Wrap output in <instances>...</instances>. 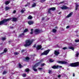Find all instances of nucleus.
Masks as SVG:
<instances>
[{
    "label": "nucleus",
    "instance_id": "nucleus-47",
    "mask_svg": "<svg viewBox=\"0 0 79 79\" xmlns=\"http://www.w3.org/2000/svg\"><path fill=\"white\" fill-rule=\"evenodd\" d=\"M30 34H33V31H31Z\"/></svg>",
    "mask_w": 79,
    "mask_h": 79
},
{
    "label": "nucleus",
    "instance_id": "nucleus-49",
    "mask_svg": "<svg viewBox=\"0 0 79 79\" xmlns=\"http://www.w3.org/2000/svg\"><path fill=\"white\" fill-rule=\"evenodd\" d=\"M38 69H39V70H42L43 69L42 68H39Z\"/></svg>",
    "mask_w": 79,
    "mask_h": 79
},
{
    "label": "nucleus",
    "instance_id": "nucleus-7",
    "mask_svg": "<svg viewBox=\"0 0 79 79\" xmlns=\"http://www.w3.org/2000/svg\"><path fill=\"white\" fill-rule=\"evenodd\" d=\"M57 63H61L62 64H67V62L65 61H57Z\"/></svg>",
    "mask_w": 79,
    "mask_h": 79
},
{
    "label": "nucleus",
    "instance_id": "nucleus-46",
    "mask_svg": "<svg viewBox=\"0 0 79 79\" xmlns=\"http://www.w3.org/2000/svg\"><path fill=\"white\" fill-rule=\"evenodd\" d=\"M16 11L15 10H14L13 13L14 14L16 13Z\"/></svg>",
    "mask_w": 79,
    "mask_h": 79
},
{
    "label": "nucleus",
    "instance_id": "nucleus-36",
    "mask_svg": "<svg viewBox=\"0 0 79 79\" xmlns=\"http://www.w3.org/2000/svg\"><path fill=\"white\" fill-rule=\"evenodd\" d=\"M44 65H45V63H44L41 64V66H44Z\"/></svg>",
    "mask_w": 79,
    "mask_h": 79
},
{
    "label": "nucleus",
    "instance_id": "nucleus-52",
    "mask_svg": "<svg viewBox=\"0 0 79 79\" xmlns=\"http://www.w3.org/2000/svg\"><path fill=\"white\" fill-rule=\"evenodd\" d=\"M28 6V5H27V4L25 5V6L26 7V6Z\"/></svg>",
    "mask_w": 79,
    "mask_h": 79
},
{
    "label": "nucleus",
    "instance_id": "nucleus-18",
    "mask_svg": "<svg viewBox=\"0 0 79 79\" xmlns=\"http://www.w3.org/2000/svg\"><path fill=\"white\" fill-rule=\"evenodd\" d=\"M10 1H6L5 2V4L6 5H8L10 3Z\"/></svg>",
    "mask_w": 79,
    "mask_h": 79
},
{
    "label": "nucleus",
    "instance_id": "nucleus-22",
    "mask_svg": "<svg viewBox=\"0 0 79 79\" xmlns=\"http://www.w3.org/2000/svg\"><path fill=\"white\" fill-rule=\"evenodd\" d=\"M36 6V3H34L32 5L31 7L32 8L33 7H35Z\"/></svg>",
    "mask_w": 79,
    "mask_h": 79
},
{
    "label": "nucleus",
    "instance_id": "nucleus-26",
    "mask_svg": "<svg viewBox=\"0 0 79 79\" xmlns=\"http://www.w3.org/2000/svg\"><path fill=\"white\" fill-rule=\"evenodd\" d=\"M5 8L6 11H7V10H10V7H6Z\"/></svg>",
    "mask_w": 79,
    "mask_h": 79
},
{
    "label": "nucleus",
    "instance_id": "nucleus-30",
    "mask_svg": "<svg viewBox=\"0 0 79 79\" xmlns=\"http://www.w3.org/2000/svg\"><path fill=\"white\" fill-rule=\"evenodd\" d=\"M26 72H29V69L28 68H27L25 69Z\"/></svg>",
    "mask_w": 79,
    "mask_h": 79
},
{
    "label": "nucleus",
    "instance_id": "nucleus-27",
    "mask_svg": "<svg viewBox=\"0 0 79 79\" xmlns=\"http://www.w3.org/2000/svg\"><path fill=\"white\" fill-rule=\"evenodd\" d=\"M56 32V30L55 29H52V32H53L54 33H55Z\"/></svg>",
    "mask_w": 79,
    "mask_h": 79
},
{
    "label": "nucleus",
    "instance_id": "nucleus-24",
    "mask_svg": "<svg viewBox=\"0 0 79 79\" xmlns=\"http://www.w3.org/2000/svg\"><path fill=\"white\" fill-rule=\"evenodd\" d=\"M28 29L27 28H26L23 31V33H24V32H28Z\"/></svg>",
    "mask_w": 79,
    "mask_h": 79
},
{
    "label": "nucleus",
    "instance_id": "nucleus-21",
    "mask_svg": "<svg viewBox=\"0 0 79 79\" xmlns=\"http://www.w3.org/2000/svg\"><path fill=\"white\" fill-rule=\"evenodd\" d=\"M28 19H32V16L31 15H29L27 17Z\"/></svg>",
    "mask_w": 79,
    "mask_h": 79
},
{
    "label": "nucleus",
    "instance_id": "nucleus-43",
    "mask_svg": "<svg viewBox=\"0 0 79 79\" xmlns=\"http://www.w3.org/2000/svg\"><path fill=\"white\" fill-rule=\"evenodd\" d=\"M21 12L22 13H24V10H21Z\"/></svg>",
    "mask_w": 79,
    "mask_h": 79
},
{
    "label": "nucleus",
    "instance_id": "nucleus-19",
    "mask_svg": "<svg viewBox=\"0 0 79 79\" xmlns=\"http://www.w3.org/2000/svg\"><path fill=\"white\" fill-rule=\"evenodd\" d=\"M35 68L36 67H34V66H33L32 67L34 71H37V69H35Z\"/></svg>",
    "mask_w": 79,
    "mask_h": 79
},
{
    "label": "nucleus",
    "instance_id": "nucleus-35",
    "mask_svg": "<svg viewBox=\"0 0 79 79\" xmlns=\"http://www.w3.org/2000/svg\"><path fill=\"white\" fill-rule=\"evenodd\" d=\"M79 53H76V56L77 57H78V56H79Z\"/></svg>",
    "mask_w": 79,
    "mask_h": 79
},
{
    "label": "nucleus",
    "instance_id": "nucleus-39",
    "mask_svg": "<svg viewBox=\"0 0 79 79\" xmlns=\"http://www.w3.org/2000/svg\"><path fill=\"white\" fill-rule=\"evenodd\" d=\"M75 42H79V40H75Z\"/></svg>",
    "mask_w": 79,
    "mask_h": 79
},
{
    "label": "nucleus",
    "instance_id": "nucleus-38",
    "mask_svg": "<svg viewBox=\"0 0 79 79\" xmlns=\"http://www.w3.org/2000/svg\"><path fill=\"white\" fill-rule=\"evenodd\" d=\"M6 74V71H4L3 72V74L4 75Z\"/></svg>",
    "mask_w": 79,
    "mask_h": 79
},
{
    "label": "nucleus",
    "instance_id": "nucleus-2",
    "mask_svg": "<svg viewBox=\"0 0 79 79\" xmlns=\"http://www.w3.org/2000/svg\"><path fill=\"white\" fill-rule=\"evenodd\" d=\"M34 42V40H27L25 41V44H24V46L26 47H29L32 44V42Z\"/></svg>",
    "mask_w": 79,
    "mask_h": 79
},
{
    "label": "nucleus",
    "instance_id": "nucleus-20",
    "mask_svg": "<svg viewBox=\"0 0 79 79\" xmlns=\"http://www.w3.org/2000/svg\"><path fill=\"white\" fill-rule=\"evenodd\" d=\"M22 35H24V33H23L22 34H20L19 35V37H22Z\"/></svg>",
    "mask_w": 79,
    "mask_h": 79
},
{
    "label": "nucleus",
    "instance_id": "nucleus-53",
    "mask_svg": "<svg viewBox=\"0 0 79 79\" xmlns=\"http://www.w3.org/2000/svg\"><path fill=\"white\" fill-rule=\"evenodd\" d=\"M34 31V29H31V31Z\"/></svg>",
    "mask_w": 79,
    "mask_h": 79
},
{
    "label": "nucleus",
    "instance_id": "nucleus-29",
    "mask_svg": "<svg viewBox=\"0 0 79 79\" xmlns=\"http://www.w3.org/2000/svg\"><path fill=\"white\" fill-rule=\"evenodd\" d=\"M7 51H8V49L6 48H5L4 50V53H6V52H7Z\"/></svg>",
    "mask_w": 79,
    "mask_h": 79
},
{
    "label": "nucleus",
    "instance_id": "nucleus-57",
    "mask_svg": "<svg viewBox=\"0 0 79 79\" xmlns=\"http://www.w3.org/2000/svg\"><path fill=\"white\" fill-rule=\"evenodd\" d=\"M9 44H10V43H11V41H9Z\"/></svg>",
    "mask_w": 79,
    "mask_h": 79
},
{
    "label": "nucleus",
    "instance_id": "nucleus-48",
    "mask_svg": "<svg viewBox=\"0 0 79 79\" xmlns=\"http://www.w3.org/2000/svg\"><path fill=\"white\" fill-rule=\"evenodd\" d=\"M35 47H36V45L35 44H34L33 45V48H35Z\"/></svg>",
    "mask_w": 79,
    "mask_h": 79
},
{
    "label": "nucleus",
    "instance_id": "nucleus-23",
    "mask_svg": "<svg viewBox=\"0 0 79 79\" xmlns=\"http://www.w3.org/2000/svg\"><path fill=\"white\" fill-rule=\"evenodd\" d=\"M69 49L70 50H74V48L72 47H70L69 48Z\"/></svg>",
    "mask_w": 79,
    "mask_h": 79
},
{
    "label": "nucleus",
    "instance_id": "nucleus-8",
    "mask_svg": "<svg viewBox=\"0 0 79 79\" xmlns=\"http://www.w3.org/2000/svg\"><path fill=\"white\" fill-rule=\"evenodd\" d=\"M34 32L35 33L36 35H37V34H38L39 33H40V31L38 29H36L35 30Z\"/></svg>",
    "mask_w": 79,
    "mask_h": 79
},
{
    "label": "nucleus",
    "instance_id": "nucleus-56",
    "mask_svg": "<svg viewBox=\"0 0 79 79\" xmlns=\"http://www.w3.org/2000/svg\"><path fill=\"white\" fill-rule=\"evenodd\" d=\"M64 3V2H60V3Z\"/></svg>",
    "mask_w": 79,
    "mask_h": 79
},
{
    "label": "nucleus",
    "instance_id": "nucleus-15",
    "mask_svg": "<svg viewBox=\"0 0 79 79\" xmlns=\"http://www.w3.org/2000/svg\"><path fill=\"white\" fill-rule=\"evenodd\" d=\"M40 65V63L39 62H38V63H37L36 64H35L34 66L35 67H37V66H39Z\"/></svg>",
    "mask_w": 79,
    "mask_h": 79
},
{
    "label": "nucleus",
    "instance_id": "nucleus-50",
    "mask_svg": "<svg viewBox=\"0 0 79 79\" xmlns=\"http://www.w3.org/2000/svg\"><path fill=\"white\" fill-rule=\"evenodd\" d=\"M27 5H30V3L27 2Z\"/></svg>",
    "mask_w": 79,
    "mask_h": 79
},
{
    "label": "nucleus",
    "instance_id": "nucleus-58",
    "mask_svg": "<svg viewBox=\"0 0 79 79\" xmlns=\"http://www.w3.org/2000/svg\"><path fill=\"white\" fill-rule=\"evenodd\" d=\"M77 62L78 63V66H79V62Z\"/></svg>",
    "mask_w": 79,
    "mask_h": 79
},
{
    "label": "nucleus",
    "instance_id": "nucleus-13",
    "mask_svg": "<svg viewBox=\"0 0 79 79\" xmlns=\"http://www.w3.org/2000/svg\"><path fill=\"white\" fill-rule=\"evenodd\" d=\"M79 5L78 3L76 4V7L75 8V10L76 11H77V9H78V8H79Z\"/></svg>",
    "mask_w": 79,
    "mask_h": 79
},
{
    "label": "nucleus",
    "instance_id": "nucleus-9",
    "mask_svg": "<svg viewBox=\"0 0 79 79\" xmlns=\"http://www.w3.org/2000/svg\"><path fill=\"white\" fill-rule=\"evenodd\" d=\"M61 9H62V10H67V9H68L69 8V7H67L66 6H63L62 7H60Z\"/></svg>",
    "mask_w": 79,
    "mask_h": 79
},
{
    "label": "nucleus",
    "instance_id": "nucleus-54",
    "mask_svg": "<svg viewBox=\"0 0 79 79\" xmlns=\"http://www.w3.org/2000/svg\"><path fill=\"white\" fill-rule=\"evenodd\" d=\"M44 19L45 18H42V21H43V20H44Z\"/></svg>",
    "mask_w": 79,
    "mask_h": 79
},
{
    "label": "nucleus",
    "instance_id": "nucleus-63",
    "mask_svg": "<svg viewBox=\"0 0 79 79\" xmlns=\"http://www.w3.org/2000/svg\"><path fill=\"white\" fill-rule=\"evenodd\" d=\"M33 0V1H34L35 0Z\"/></svg>",
    "mask_w": 79,
    "mask_h": 79
},
{
    "label": "nucleus",
    "instance_id": "nucleus-25",
    "mask_svg": "<svg viewBox=\"0 0 79 79\" xmlns=\"http://www.w3.org/2000/svg\"><path fill=\"white\" fill-rule=\"evenodd\" d=\"M54 61V60H53V59H50L49 60V62H50V63H52Z\"/></svg>",
    "mask_w": 79,
    "mask_h": 79
},
{
    "label": "nucleus",
    "instance_id": "nucleus-33",
    "mask_svg": "<svg viewBox=\"0 0 79 79\" xmlns=\"http://www.w3.org/2000/svg\"><path fill=\"white\" fill-rule=\"evenodd\" d=\"M46 1V0H41L40 1V2L41 3H43V2H45Z\"/></svg>",
    "mask_w": 79,
    "mask_h": 79
},
{
    "label": "nucleus",
    "instance_id": "nucleus-31",
    "mask_svg": "<svg viewBox=\"0 0 79 79\" xmlns=\"http://www.w3.org/2000/svg\"><path fill=\"white\" fill-rule=\"evenodd\" d=\"M19 66L20 68H22V65H21V64L19 63Z\"/></svg>",
    "mask_w": 79,
    "mask_h": 79
},
{
    "label": "nucleus",
    "instance_id": "nucleus-14",
    "mask_svg": "<svg viewBox=\"0 0 79 79\" xmlns=\"http://www.w3.org/2000/svg\"><path fill=\"white\" fill-rule=\"evenodd\" d=\"M27 23L29 25H31V24H34V22L32 21H29Z\"/></svg>",
    "mask_w": 79,
    "mask_h": 79
},
{
    "label": "nucleus",
    "instance_id": "nucleus-1",
    "mask_svg": "<svg viewBox=\"0 0 79 79\" xmlns=\"http://www.w3.org/2000/svg\"><path fill=\"white\" fill-rule=\"evenodd\" d=\"M11 19V18H10L8 19H4L0 21V25L3 24V25H7V23L6 22L10 21Z\"/></svg>",
    "mask_w": 79,
    "mask_h": 79
},
{
    "label": "nucleus",
    "instance_id": "nucleus-11",
    "mask_svg": "<svg viewBox=\"0 0 79 79\" xmlns=\"http://www.w3.org/2000/svg\"><path fill=\"white\" fill-rule=\"evenodd\" d=\"M42 46H41V45H38L37 46L36 48L37 50H40V49L42 48Z\"/></svg>",
    "mask_w": 79,
    "mask_h": 79
},
{
    "label": "nucleus",
    "instance_id": "nucleus-5",
    "mask_svg": "<svg viewBox=\"0 0 79 79\" xmlns=\"http://www.w3.org/2000/svg\"><path fill=\"white\" fill-rule=\"evenodd\" d=\"M56 10V8L55 7H51L50 8H49L48 11V13H49V14H51V12L50 11V10H52V11H54Z\"/></svg>",
    "mask_w": 79,
    "mask_h": 79
},
{
    "label": "nucleus",
    "instance_id": "nucleus-16",
    "mask_svg": "<svg viewBox=\"0 0 79 79\" xmlns=\"http://www.w3.org/2000/svg\"><path fill=\"white\" fill-rule=\"evenodd\" d=\"M30 60V58L28 56L26 57L25 58V61L27 62L28 60Z\"/></svg>",
    "mask_w": 79,
    "mask_h": 79
},
{
    "label": "nucleus",
    "instance_id": "nucleus-6",
    "mask_svg": "<svg viewBox=\"0 0 79 79\" xmlns=\"http://www.w3.org/2000/svg\"><path fill=\"white\" fill-rule=\"evenodd\" d=\"M62 68V66H60L58 65H54L52 67V68L53 69H58V68Z\"/></svg>",
    "mask_w": 79,
    "mask_h": 79
},
{
    "label": "nucleus",
    "instance_id": "nucleus-10",
    "mask_svg": "<svg viewBox=\"0 0 79 79\" xmlns=\"http://www.w3.org/2000/svg\"><path fill=\"white\" fill-rule=\"evenodd\" d=\"M54 54L55 56H58L60 54V52H58L57 51L55 50L54 51Z\"/></svg>",
    "mask_w": 79,
    "mask_h": 79
},
{
    "label": "nucleus",
    "instance_id": "nucleus-40",
    "mask_svg": "<svg viewBox=\"0 0 79 79\" xmlns=\"http://www.w3.org/2000/svg\"><path fill=\"white\" fill-rule=\"evenodd\" d=\"M6 39V38H2V40H5Z\"/></svg>",
    "mask_w": 79,
    "mask_h": 79
},
{
    "label": "nucleus",
    "instance_id": "nucleus-59",
    "mask_svg": "<svg viewBox=\"0 0 79 79\" xmlns=\"http://www.w3.org/2000/svg\"><path fill=\"white\" fill-rule=\"evenodd\" d=\"M44 50L43 48H42L41 49V50Z\"/></svg>",
    "mask_w": 79,
    "mask_h": 79
},
{
    "label": "nucleus",
    "instance_id": "nucleus-4",
    "mask_svg": "<svg viewBox=\"0 0 79 79\" xmlns=\"http://www.w3.org/2000/svg\"><path fill=\"white\" fill-rule=\"evenodd\" d=\"M78 64L79 63L77 62L70 64L69 66H71V67H77Z\"/></svg>",
    "mask_w": 79,
    "mask_h": 79
},
{
    "label": "nucleus",
    "instance_id": "nucleus-42",
    "mask_svg": "<svg viewBox=\"0 0 79 79\" xmlns=\"http://www.w3.org/2000/svg\"><path fill=\"white\" fill-rule=\"evenodd\" d=\"M14 54H15V55H17L18 54V52H15Z\"/></svg>",
    "mask_w": 79,
    "mask_h": 79
},
{
    "label": "nucleus",
    "instance_id": "nucleus-28",
    "mask_svg": "<svg viewBox=\"0 0 79 79\" xmlns=\"http://www.w3.org/2000/svg\"><path fill=\"white\" fill-rule=\"evenodd\" d=\"M48 73H49V74H51V73H52V70H48Z\"/></svg>",
    "mask_w": 79,
    "mask_h": 79
},
{
    "label": "nucleus",
    "instance_id": "nucleus-12",
    "mask_svg": "<svg viewBox=\"0 0 79 79\" xmlns=\"http://www.w3.org/2000/svg\"><path fill=\"white\" fill-rule=\"evenodd\" d=\"M12 21L16 22L17 21H18V19L16 18H12Z\"/></svg>",
    "mask_w": 79,
    "mask_h": 79
},
{
    "label": "nucleus",
    "instance_id": "nucleus-44",
    "mask_svg": "<svg viewBox=\"0 0 79 79\" xmlns=\"http://www.w3.org/2000/svg\"><path fill=\"white\" fill-rule=\"evenodd\" d=\"M61 76L60 75H58V77L59 78H60V77H61Z\"/></svg>",
    "mask_w": 79,
    "mask_h": 79
},
{
    "label": "nucleus",
    "instance_id": "nucleus-3",
    "mask_svg": "<svg viewBox=\"0 0 79 79\" xmlns=\"http://www.w3.org/2000/svg\"><path fill=\"white\" fill-rule=\"evenodd\" d=\"M50 51V49H48L47 50L44 51L43 52L41 53V56H42V55H47L49 53Z\"/></svg>",
    "mask_w": 79,
    "mask_h": 79
},
{
    "label": "nucleus",
    "instance_id": "nucleus-17",
    "mask_svg": "<svg viewBox=\"0 0 79 79\" xmlns=\"http://www.w3.org/2000/svg\"><path fill=\"white\" fill-rule=\"evenodd\" d=\"M72 15H73V12L70 13L69 14L66 16V18H69L70 16H72Z\"/></svg>",
    "mask_w": 79,
    "mask_h": 79
},
{
    "label": "nucleus",
    "instance_id": "nucleus-34",
    "mask_svg": "<svg viewBox=\"0 0 79 79\" xmlns=\"http://www.w3.org/2000/svg\"><path fill=\"white\" fill-rule=\"evenodd\" d=\"M23 77H26V74L24 73L22 75Z\"/></svg>",
    "mask_w": 79,
    "mask_h": 79
},
{
    "label": "nucleus",
    "instance_id": "nucleus-51",
    "mask_svg": "<svg viewBox=\"0 0 79 79\" xmlns=\"http://www.w3.org/2000/svg\"><path fill=\"white\" fill-rule=\"evenodd\" d=\"M73 77H74V76H75V74H74V73H73Z\"/></svg>",
    "mask_w": 79,
    "mask_h": 79
},
{
    "label": "nucleus",
    "instance_id": "nucleus-61",
    "mask_svg": "<svg viewBox=\"0 0 79 79\" xmlns=\"http://www.w3.org/2000/svg\"><path fill=\"white\" fill-rule=\"evenodd\" d=\"M4 53V52H2V53L1 54H3V53Z\"/></svg>",
    "mask_w": 79,
    "mask_h": 79
},
{
    "label": "nucleus",
    "instance_id": "nucleus-41",
    "mask_svg": "<svg viewBox=\"0 0 79 79\" xmlns=\"http://www.w3.org/2000/svg\"><path fill=\"white\" fill-rule=\"evenodd\" d=\"M62 49L63 50H66V49H67V48H66V47L63 48Z\"/></svg>",
    "mask_w": 79,
    "mask_h": 79
},
{
    "label": "nucleus",
    "instance_id": "nucleus-60",
    "mask_svg": "<svg viewBox=\"0 0 79 79\" xmlns=\"http://www.w3.org/2000/svg\"><path fill=\"white\" fill-rule=\"evenodd\" d=\"M11 28H12V29H13V27H11Z\"/></svg>",
    "mask_w": 79,
    "mask_h": 79
},
{
    "label": "nucleus",
    "instance_id": "nucleus-45",
    "mask_svg": "<svg viewBox=\"0 0 79 79\" xmlns=\"http://www.w3.org/2000/svg\"><path fill=\"white\" fill-rule=\"evenodd\" d=\"M69 28V26H67L66 27V29H68V28Z\"/></svg>",
    "mask_w": 79,
    "mask_h": 79
},
{
    "label": "nucleus",
    "instance_id": "nucleus-32",
    "mask_svg": "<svg viewBox=\"0 0 79 79\" xmlns=\"http://www.w3.org/2000/svg\"><path fill=\"white\" fill-rule=\"evenodd\" d=\"M44 61V60L41 59L40 60V62H39V63H42Z\"/></svg>",
    "mask_w": 79,
    "mask_h": 79
},
{
    "label": "nucleus",
    "instance_id": "nucleus-37",
    "mask_svg": "<svg viewBox=\"0 0 79 79\" xmlns=\"http://www.w3.org/2000/svg\"><path fill=\"white\" fill-rule=\"evenodd\" d=\"M25 49H23L22 50H21V52L22 53H23V52H25Z\"/></svg>",
    "mask_w": 79,
    "mask_h": 79
},
{
    "label": "nucleus",
    "instance_id": "nucleus-55",
    "mask_svg": "<svg viewBox=\"0 0 79 79\" xmlns=\"http://www.w3.org/2000/svg\"><path fill=\"white\" fill-rule=\"evenodd\" d=\"M55 29H58V27H55Z\"/></svg>",
    "mask_w": 79,
    "mask_h": 79
},
{
    "label": "nucleus",
    "instance_id": "nucleus-62",
    "mask_svg": "<svg viewBox=\"0 0 79 79\" xmlns=\"http://www.w3.org/2000/svg\"><path fill=\"white\" fill-rule=\"evenodd\" d=\"M61 14V13L60 12H59V14Z\"/></svg>",
    "mask_w": 79,
    "mask_h": 79
}]
</instances>
